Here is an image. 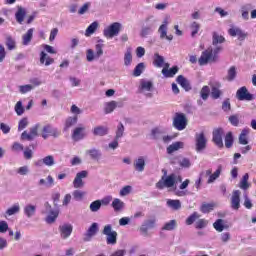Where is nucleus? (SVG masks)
<instances>
[{
	"instance_id": "a878e982",
	"label": "nucleus",
	"mask_w": 256,
	"mask_h": 256,
	"mask_svg": "<svg viewBox=\"0 0 256 256\" xmlns=\"http://www.w3.org/2000/svg\"><path fill=\"white\" fill-rule=\"evenodd\" d=\"M111 207L112 209H114L116 213H119L125 209V202H123L119 198H114L112 201Z\"/></svg>"
},
{
	"instance_id": "f8f14e48",
	"label": "nucleus",
	"mask_w": 256,
	"mask_h": 256,
	"mask_svg": "<svg viewBox=\"0 0 256 256\" xmlns=\"http://www.w3.org/2000/svg\"><path fill=\"white\" fill-rule=\"evenodd\" d=\"M157 227V217L151 216L150 218L144 220L140 227L141 233H147L151 229Z\"/></svg>"
},
{
	"instance_id": "58836bf2",
	"label": "nucleus",
	"mask_w": 256,
	"mask_h": 256,
	"mask_svg": "<svg viewBox=\"0 0 256 256\" xmlns=\"http://www.w3.org/2000/svg\"><path fill=\"white\" fill-rule=\"evenodd\" d=\"M168 28L165 26H160L158 28V33L160 35V39H166L167 41H173V35H167Z\"/></svg>"
},
{
	"instance_id": "4d7b16f0",
	"label": "nucleus",
	"mask_w": 256,
	"mask_h": 256,
	"mask_svg": "<svg viewBox=\"0 0 256 256\" xmlns=\"http://www.w3.org/2000/svg\"><path fill=\"white\" fill-rule=\"evenodd\" d=\"M209 93H211L209 86H203L200 91L201 99H203V101H207V99H209Z\"/></svg>"
},
{
	"instance_id": "ea45409f",
	"label": "nucleus",
	"mask_w": 256,
	"mask_h": 256,
	"mask_svg": "<svg viewBox=\"0 0 256 256\" xmlns=\"http://www.w3.org/2000/svg\"><path fill=\"white\" fill-rule=\"evenodd\" d=\"M115 109H117V102L112 100L110 102H106L104 104V113L106 115H109V113H113V111H115Z\"/></svg>"
},
{
	"instance_id": "7ed1b4c3",
	"label": "nucleus",
	"mask_w": 256,
	"mask_h": 256,
	"mask_svg": "<svg viewBox=\"0 0 256 256\" xmlns=\"http://www.w3.org/2000/svg\"><path fill=\"white\" fill-rule=\"evenodd\" d=\"M200 66L207 65L208 63H217V57L213 56V48L209 47L201 53L198 59Z\"/></svg>"
},
{
	"instance_id": "423d86ee",
	"label": "nucleus",
	"mask_w": 256,
	"mask_h": 256,
	"mask_svg": "<svg viewBox=\"0 0 256 256\" xmlns=\"http://www.w3.org/2000/svg\"><path fill=\"white\" fill-rule=\"evenodd\" d=\"M173 127L177 131H183L187 129V116L184 113L177 112L173 118Z\"/></svg>"
},
{
	"instance_id": "4be33fe9",
	"label": "nucleus",
	"mask_w": 256,
	"mask_h": 256,
	"mask_svg": "<svg viewBox=\"0 0 256 256\" xmlns=\"http://www.w3.org/2000/svg\"><path fill=\"white\" fill-rule=\"evenodd\" d=\"M134 169L138 171V173H143L145 171V156H139L134 160Z\"/></svg>"
},
{
	"instance_id": "393cba45",
	"label": "nucleus",
	"mask_w": 256,
	"mask_h": 256,
	"mask_svg": "<svg viewBox=\"0 0 256 256\" xmlns=\"http://www.w3.org/2000/svg\"><path fill=\"white\" fill-rule=\"evenodd\" d=\"M177 73H179V67L178 66H173L170 69H162V75L166 78V79H171L173 77H175V75H177Z\"/></svg>"
},
{
	"instance_id": "9b49d317",
	"label": "nucleus",
	"mask_w": 256,
	"mask_h": 256,
	"mask_svg": "<svg viewBox=\"0 0 256 256\" xmlns=\"http://www.w3.org/2000/svg\"><path fill=\"white\" fill-rule=\"evenodd\" d=\"M59 135H61V132L51 124L45 125L42 129V137L44 139H48L49 136L57 138Z\"/></svg>"
},
{
	"instance_id": "f03ea898",
	"label": "nucleus",
	"mask_w": 256,
	"mask_h": 256,
	"mask_svg": "<svg viewBox=\"0 0 256 256\" xmlns=\"http://www.w3.org/2000/svg\"><path fill=\"white\" fill-rule=\"evenodd\" d=\"M121 29H123V25L119 22H114L103 30V35L106 39H113V37H117L121 33Z\"/></svg>"
},
{
	"instance_id": "f3484780",
	"label": "nucleus",
	"mask_w": 256,
	"mask_h": 256,
	"mask_svg": "<svg viewBox=\"0 0 256 256\" xmlns=\"http://www.w3.org/2000/svg\"><path fill=\"white\" fill-rule=\"evenodd\" d=\"M153 91V81L141 79L138 86V93H149Z\"/></svg>"
},
{
	"instance_id": "69168bd1",
	"label": "nucleus",
	"mask_w": 256,
	"mask_h": 256,
	"mask_svg": "<svg viewBox=\"0 0 256 256\" xmlns=\"http://www.w3.org/2000/svg\"><path fill=\"white\" fill-rule=\"evenodd\" d=\"M190 28L192 29L191 37H195L199 33V29L201 28V25L197 22H192L190 25Z\"/></svg>"
},
{
	"instance_id": "6e6552de",
	"label": "nucleus",
	"mask_w": 256,
	"mask_h": 256,
	"mask_svg": "<svg viewBox=\"0 0 256 256\" xmlns=\"http://www.w3.org/2000/svg\"><path fill=\"white\" fill-rule=\"evenodd\" d=\"M88 175L89 172H87V170L78 172L73 180L74 189H82V187H85V182H83V179H87Z\"/></svg>"
},
{
	"instance_id": "774afa93",
	"label": "nucleus",
	"mask_w": 256,
	"mask_h": 256,
	"mask_svg": "<svg viewBox=\"0 0 256 256\" xmlns=\"http://www.w3.org/2000/svg\"><path fill=\"white\" fill-rule=\"evenodd\" d=\"M29 125V120L27 118H22L18 123V131H23Z\"/></svg>"
},
{
	"instance_id": "a19ab883",
	"label": "nucleus",
	"mask_w": 256,
	"mask_h": 256,
	"mask_svg": "<svg viewBox=\"0 0 256 256\" xmlns=\"http://www.w3.org/2000/svg\"><path fill=\"white\" fill-rule=\"evenodd\" d=\"M21 211V206L19 203H15L12 207L8 208L5 212V217H11L13 215H17Z\"/></svg>"
},
{
	"instance_id": "9d476101",
	"label": "nucleus",
	"mask_w": 256,
	"mask_h": 256,
	"mask_svg": "<svg viewBox=\"0 0 256 256\" xmlns=\"http://www.w3.org/2000/svg\"><path fill=\"white\" fill-rule=\"evenodd\" d=\"M228 35H230V37H237L238 41H245L249 34L243 31L240 27L232 26L228 30Z\"/></svg>"
},
{
	"instance_id": "6ab92c4d",
	"label": "nucleus",
	"mask_w": 256,
	"mask_h": 256,
	"mask_svg": "<svg viewBox=\"0 0 256 256\" xmlns=\"http://www.w3.org/2000/svg\"><path fill=\"white\" fill-rule=\"evenodd\" d=\"M223 133L224 132L222 128H218L213 131L212 141L216 146L219 147V149L223 148Z\"/></svg>"
},
{
	"instance_id": "4468645a",
	"label": "nucleus",
	"mask_w": 256,
	"mask_h": 256,
	"mask_svg": "<svg viewBox=\"0 0 256 256\" xmlns=\"http://www.w3.org/2000/svg\"><path fill=\"white\" fill-rule=\"evenodd\" d=\"M58 231L61 239H69V237H71V233H73V225L69 223L61 224L58 227Z\"/></svg>"
},
{
	"instance_id": "e433bc0d",
	"label": "nucleus",
	"mask_w": 256,
	"mask_h": 256,
	"mask_svg": "<svg viewBox=\"0 0 256 256\" xmlns=\"http://www.w3.org/2000/svg\"><path fill=\"white\" fill-rule=\"evenodd\" d=\"M222 43H225V37L217 32H213L212 45H214V47H217V45H221Z\"/></svg>"
},
{
	"instance_id": "ddd939ff",
	"label": "nucleus",
	"mask_w": 256,
	"mask_h": 256,
	"mask_svg": "<svg viewBox=\"0 0 256 256\" xmlns=\"http://www.w3.org/2000/svg\"><path fill=\"white\" fill-rule=\"evenodd\" d=\"M236 97L238 101H253V99H255L253 94L249 93V90H247V87L245 86L237 90Z\"/></svg>"
},
{
	"instance_id": "f704fd0d",
	"label": "nucleus",
	"mask_w": 256,
	"mask_h": 256,
	"mask_svg": "<svg viewBox=\"0 0 256 256\" xmlns=\"http://www.w3.org/2000/svg\"><path fill=\"white\" fill-rule=\"evenodd\" d=\"M165 63V57L159 55V53H155L153 57V65L158 69H161Z\"/></svg>"
},
{
	"instance_id": "680f3d73",
	"label": "nucleus",
	"mask_w": 256,
	"mask_h": 256,
	"mask_svg": "<svg viewBox=\"0 0 256 256\" xmlns=\"http://www.w3.org/2000/svg\"><path fill=\"white\" fill-rule=\"evenodd\" d=\"M43 160L46 167H53V165H55V157L52 155L45 156Z\"/></svg>"
},
{
	"instance_id": "4c0bfd02",
	"label": "nucleus",
	"mask_w": 256,
	"mask_h": 256,
	"mask_svg": "<svg viewBox=\"0 0 256 256\" xmlns=\"http://www.w3.org/2000/svg\"><path fill=\"white\" fill-rule=\"evenodd\" d=\"M133 63V50L131 48H127L124 53V65L125 67H129Z\"/></svg>"
},
{
	"instance_id": "09e8293b",
	"label": "nucleus",
	"mask_w": 256,
	"mask_h": 256,
	"mask_svg": "<svg viewBox=\"0 0 256 256\" xmlns=\"http://www.w3.org/2000/svg\"><path fill=\"white\" fill-rule=\"evenodd\" d=\"M240 189H243L244 191H247V189L250 187L249 185V174H244V176L242 177L241 181H240V185H239Z\"/></svg>"
},
{
	"instance_id": "052dcab7",
	"label": "nucleus",
	"mask_w": 256,
	"mask_h": 256,
	"mask_svg": "<svg viewBox=\"0 0 256 256\" xmlns=\"http://www.w3.org/2000/svg\"><path fill=\"white\" fill-rule=\"evenodd\" d=\"M225 147L231 149L233 147V133L228 132L225 136Z\"/></svg>"
},
{
	"instance_id": "b1692460",
	"label": "nucleus",
	"mask_w": 256,
	"mask_h": 256,
	"mask_svg": "<svg viewBox=\"0 0 256 256\" xmlns=\"http://www.w3.org/2000/svg\"><path fill=\"white\" fill-rule=\"evenodd\" d=\"M92 133L95 137H105V135H109V127L96 126L93 128Z\"/></svg>"
},
{
	"instance_id": "c03bdc74",
	"label": "nucleus",
	"mask_w": 256,
	"mask_h": 256,
	"mask_svg": "<svg viewBox=\"0 0 256 256\" xmlns=\"http://www.w3.org/2000/svg\"><path fill=\"white\" fill-rule=\"evenodd\" d=\"M99 28V22L94 21L92 22L86 29L85 35L86 37H89L90 35H93Z\"/></svg>"
},
{
	"instance_id": "338daca9",
	"label": "nucleus",
	"mask_w": 256,
	"mask_h": 256,
	"mask_svg": "<svg viewBox=\"0 0 256 256\" xmlns=\"http://www.w3.org/2000/svg\"><path fill=\"white\" fill-rule=\"evenodd\" d=\"M123 133H125V126H123V123H119L117 126V131H116V139H121L123 137Z\"/></svg>"
},
{
	"instance_id": "2f4dec72",
	"label": "nucleus",
	"mask_w": 256,
	"mask_h": 256,
	"mask_svg": "<svg viewBox=\"0 0 256 256\" xmlns=\"http://www.w3.org/2000/svg\"><path fill=\"white\" fill-rule=\"evenodd\" d=\"M57 217H59V210H51L49 214L45 218V222L48 225H53L57 221Z\"/></svg>"
},
{
	"instance_id": "5701e85b",
	"label": "nucleus",
	"mask_w": 256,
	"mask_h": 256,
	"mask_svg": "<svg viewBox=\"0 0 256 256\" xmlns=\"http://www.w3.org/2000/svg\"><path fill=\"white\" fill-rule=\"evenodd\" d=\"M223 95L221 92V84L219 82H214L211 84V97L212 99H219Z\"/></svg>"
},
{
	"instance_id": "3c124183",
	"label": "nucleus",
	"mask_w": 256,
	"mask_h": 256,
	"mask_svg": "<svg viewBox=\"0 0 256 256\" xmlns=\"http://www.w3.org/2000/svg\"><path fill=\"white\" fill-rule=\"evenodd\" d=\"M222 167L219 166L218 169L213 173L211 172L210 175H208V183H214L216 179H219V176L221 175ZM213 173V174H212Z\"/></svg>"
},
{
	"instance_id": "8fccbe9b",
	"label": "nucleus",
	"mask_w": 256,
	"mask_h": 256,
	"mask_svg": "<svg viewBox=\"0 0 256 256\" xmlns=\"http://www.w3.org/2000/svg\"><path fill=\"white\" fill-rule=\"evenodd\" d=\"M235 77H237V68L235 66H231L227 72L226 79L227 81H235Z\"/></svg>"
},
{
	"instance_id": "1a4fd4ad",
	"label": "nucleus",
	"mask_w": 256,
	"mask_h": 256,
	"mask_svg": "<svg viewBox=\"0 0 256 256\" xmlns=\"http://www.w3.org/2000/svg\"><path fill=\"white\" fill-rule=\"evenodd\" d=\"M195 141L197 153H201L202 151H205V149H207V138L205 137L204 132L197 133L195 135Z\"/></svg>"
},
{
	"instance_id": "c756f323",
	"label": "nucleus",
	"mask_w": 256,
	"mask_h": 256,
	"mask_svg": "<svg viewBox=\"0 0 256 256\" xmlns=\"http://www.w3.org/2000/svg\"><path fill=\"white\" fill-rule=\"evenodd\" d=\"M40 63L41 65H46V67H49V65H53V63H55V60L47 55L45 51H42L40 53Z\"/></svg>"
},
{
	"instance_id": "aec40b11",
	"label": "nucleus",
	"mask_w": 256,
	"mask_h": 256,
	"mask_svg": "<svg viewBox=\"0 0 256 256\" xmlns=\"http://www.w3.org/2000/svg\"><path fill=\"white\" fill-rule=\"evenodd\" d=\"M23 214L27 219H31L37 215V206L35 204L28 203L23 207Z\"/></svg>"
},
{
	"instance_id": "7c9ffc66",
	"label": "nucleus",
	"mask_w": 256,
	"mask_h": 256,
	"mask_svg": "<svg viewBox=\"0 0 256 256\" xmlns=\"http://www.w3.org/2000/svg\"><path fill=\"white\" fill-rule=\"evenodd\" d=\"M185 147V144L183 142H174L171 145H169L166 149L168 155H172V153H175V151H179V149H183Z\"/></svg>"
},
{
	"instance_id": "49530a36",
	"label": "nucleus",
	"mask_w": 256,
	"mask_h": 256,
	"mask_svg": "<svg viewBox=\"0 0 256 256\" xmlns=\"http://www.w3.org/2000/svg\"><path fill=\"white\" fill-rule=\"evenodd\" d=\"M215 209V203H203L200 207L201 213H211Z\"/></svg>"
},
{
	"instance_id": "13d9d810",
	"label": "nucleus",
	"mask_w": 256,
	"mask_h": 256,
	"mask_svg": "<svg viewBox=\"0 0 256 256\" xmlns=\"http://www.w3.org/2000/svg\"><path fill=\"white\" fill-rule=\"evenodd\" d=\"M213 227L218 233H221L225 229V225L223 224V219H218L213 223Z\"/></svg>"
},
{
	"instance_id": "5fc2aeb1",
	"label": "nucleus",
	"mask_w": 256,
	"mask_h": 256,
	"mask_svg": "<svg viewBox=\"0 0 256 256\" xmlns=\"http://www.w3.org/2000/svg\"><path fill=\"white\" fill-rule=\"evenodd\" d=\"M145 71V63L141 62L139 63L133 71V76L134 77H141V74Z\"/></svg>"
},
{
	"instance_id": "cd10ccee",
	"label": "nucleus",
	"mask_w": 256,
	"mask_h": 256,
	"mask_svg": "<svg viewBox=\"0 0 256 256\" xmlns=\"http://www.w3.org/2000/svg\"><path fill=\"white\" fill-rule=\"evenodd\" d=\"M249 133H250V130L249 128H244L240 135H239V138H238V141H239V144L240 145H248L249 144Z\"/></svg>"
},
{
	"instance_id": "c9c22d12",
	"label": "nucleus",
	"mask_w": 256,
	"mask_h": 256,
	"mask_svg": "<svg viewBox=\"0 0 256 256\" xmlns=\"http://www.w3.org/2000/svg\"><path fill=\"white\" fill-rule=\"evenodd\" d=\"M35 29L30 28L28 31L22 36V45H29L31 43V40L33 39V32Z\"/></svg>"
},
{
	"instance_id": "72a5a7b5",
	"label": "nucleus",
	"mask_w": 256,
	"mask_h": 256,
	"mask_svg": "<svg viewBox=\"0 0 256 256\" xmlns=\"http://www.w3.org/2000/svg\"><path fill=\"white\" fill-rule=\"evenodd\" d=\"M212 171L211 169L202 171L199 175V178L195 182V187L199 191L201 189V181H203L204 177H209L211 175Z\"/></svg>"
},
{
	"instance_id": "37998d69",
	"label": "nucleus",
	"mask_w": 256,
	"mask_h": 256,
	"mask_svg": "<svg viewBox=\"0 0 256 256\" xmlns=\"http://www.w3.org/2000/svg\"><path fill=\"white\" fill-rule=\"evenodd\" d=\"M86 153L88 155H90L91 159H94L96 161H99V159H101V157H102L101 150L96 149V148H92L90 150H87Z\"/></svg>"
},
{
	"instance_id": "2eb2a0df",
	"label": "nucleus",
	"mask_w": 256,
	"mask_h": 256,
	"mask_svg": "<svg viewBox=\"0 0 256 256\" xmlns=\"http://www.w3.org/2000/svg\"><path fill=\"white\" fill-rule=\"evenodd\" d=\"M97 233H99V224L97 222H94L91 224V226L88 228V230L84 234L83 241L85 242L91 241V239H93V237H95Z\"/></svg>"
},
{
	"instance_id": "de8ad7c7",
	"label": "nucleus",
	"mask_w": 256,
	"mask_h": 256,
	"mask_svg": "<svg viewBox=\"0 0 256 256\" xmlns=\"http://www.w3.org/2000/svg\"><path fill=\"white\" fill-rule=\"evenodd\" d=\"M253 9V6L251 4H246L241 7V13H242V18L247 21L249 19V11Z\"/></svg>"
},
{
	"instance_id": "a18cd8bd",
	"label": "nucleus",
	"mask_w": 256,
	"mask_h": 256,
	"mask_svg": "<svg viewBox=\"0 0 256 256\" xmlns=\"http://www.w3.org/2000/svg\"><path fill=\"white\" fill-rule=\"evenodd\" d=\"M175 229H177V220H170L162 227V231H175Z\"/></svg>"
},
{
	"instance_id": "bb28decb",
	"label": "nucleus",
	"mask_w": 256,
	"mask_h": 256,
	"mask_svg": "<svg viewBox=\"0 0 256 256\" xmlns=\"http://www.w3.org/2000/svg\"><path fill=\"white\" fill-rule=\"evenodd\" d=\"M79 121L78 116H69L66 118L64 123V131H69L71 127H74V125H77V122Z\"/></svg>"
},
{
	"instance_id": "0eeeda50",
	"label": "nucleus",
	"mask_w": 256,
	"mask_h": 256,
	"mask_svg": "<svg viewBox=\"0 0 256 256\" xmlns=\"http://www.w3.org/2000/svg\"><path fill=\"white\" fill-rule=\"evenodd\" d=\"M39 127H41V124L37 123L34 126H32L30 128V132L28 133L27 131H24L21 134L20 139L22 141H33V139H35V137H39Z\"/></svg>"
},
{
	"instance_id": "6e6d98bb",
	"label": "nucleus",
	"mask_w": 256,
	"mask_h": 256,
	"mask_svg": "<svg viewBox=\"0 0 256 256\" xmlns=\"http://www.w3.org/2000/svg\"><path fill=\"white\" fill-rule=\"evenodd\" d=\"M101 207V200H95L90 204L89 209L92 213H97L101 210Z\"/></svg>"
},
{
	"instance_id": "603ef678",
	"label": "nucleus",
	"mask_w": 256,
	"mask_h": 256,
	"mask_svg": "<svg viewBox=\"0 0 256 256\" xmlns=\"http://www.w3.org/2000/svg\"><path fill=\"white\" fill-rule=\"evenodd\" d=\"M6 47L8 51H13L14 49H16L17 45L13 37L11 36L6 37Z\"/></svg>"
},
{
	"instance_id": "20e7f679",
	"label": "nucleus",
	"mask_w": 256,
	"mask_h": 256,
	"mask_svg": "<svg viewBox=\"0 0 256 256\" xmlns=\"http://www.w3.org/2000/svg\"><path fill=\"white\" fill-rule=\"evenodd\" d=\"M145 23L146 25L141 29L140 37H147L148 35H151V33L155 31V27H157V20H155L153 16L146 18Z\"/></svg>"
},
{
	"instance_id": "79ce46f5",
	"label": "nucleus",
	"mask_w": 256,
	"mask_h": 256,
	"mask_svg": "<svg viewBox=\"0 0 256 256\" xmlns=\"http://www.w3.org/2000/svg\"><path fill=\"white\" fill-rule=\"evenodd\" d=\"M166 205L173 211H179V209H181V201L180 200L168 199L166 201Z\"/></svg>"
},
{
	"instance_id": "39448f33",
	"label": "nucleus",
	"mask_w": 256,
	"mask_h": 256,
	"mask_svg": "<svg viewBox=\"0 0 256 256\" xmlns=\"http://www.w3.org/2000/svg\"><path fill=\"white\" fill-rule=\"evenodd\" d=\"M102 233L106 235L107 245H117V231L113 230L111 224L105 225Z\"/></svg>"
},
{
	"instance_id": "0e129e2a",
	"label": "nucleus",
	"mask_w": 256,
	"mask_h": 256,
	"mask_svg": "<svg viewBox=\"0 0 256 256\" xmlns=\"http://www.w3.org/2000/svg\"><path fill=\"white\" fill-rule=\"evenodd\" d=\"M162 135H163V130H161L159 128H154L151 131L152 139H161Z\"/></svg>"
},
{
	"instance_id": "a211bd4d",
	"label": "nucleus",
	"mask_w": 256,
	"mask_h": 256,
	"mask_svg": "<svg viewBox=\"0 0 256 256\" xmlns=\"http://www.w3.org/2000/svg\"><path fill=\"white\" fill-rule=\"evenodd\" d=\"M87 137V133L85 132V126H77L72 131V139L73 141H82V139Z\"/></svg>"
},
{
	"instance_id": "dca6fc26",
	"label": "nucleus",
	"mask_w": 256,
	"mask_h": 256,
	"mask_svg": "<svg viewBox=\"0 0 256 256\" xmlns=\"http://www.w3.org/2000/svg\"><path fill=\"white\" fill-rule=\"evenodd\" d=\"M241 207V191L234 190L231 196V208L234 211H239Z\"/></svg>"
},
{
	"instance_id": "412c9836",
	"label": "nucleus",
	"mask_w": 256,
	"mask_h": 256,
	"mask_svg": "<svg viewBox=\"0 0 256 256\" xmlns=\"http://www.w3.org/2000/svg\"><path fill=\"white\" fill-rule=\"evenodd\" d=\"M25 17H27V9L23 8L22 6H17V11L15 13L17 23H19V25H23Z\"/></svg>"
},
{
	"instance_id": "c85d7f7f",
	"label": "nucleus",
	"mask_w": 256,
	"mask_h": 256,
	"mask_svg": "<svg viewBox=\"0 0 256 256\" xmlns=\"http://www.w3.org/2000/svg\"><path fill=\"white\" fill-rule=\"evenodd\" d=\"M47 181L45 179H40L38 182L39 187H47V189H51L55 185V179H53V176L48 175Z\"/></svg>"
},
{
	"instance_id": "f257e3e1",
	"label": "nucleus",
	"mask_w": 256,
	"mask_h": 256,
	"mask_svg": "<svg viewBox=\"0 0 256 256\" xmlns=\"http://www.w3.org/2000/svg\"><path fill=\"white\" fill-rule=\"evenodd\" d=\"M183 181V178L177 174H170L169 176L165 177L162 176V178L156 183V189H165L167 187L168 189L173 187L175 183H181Z\"/></svg>"
},
{
	"instance_id": "e2e57ef3",
	"label": "nucleus",
	"mask_w": 256,
	"mask_h": 256,
	"mask_svg": "<svg viewBox=\"0 0 256 256\" xmlns=\"http://www.w3.org/2000/svg\"><path fill=\"white\" fill-rule=\"evenodd\" d=\"M199 219V214L197 212H193L187 219H186V225H193L195 221Z\"/></svg>"
},
{
	"instance_id": "473e14b6",
	"label": "nucleus",
	"mask_w": 256,
	"mask_h": 256,
	"mask_svg": "<svg viewBox=\"0 0 256 256\" xmlns=\"http://www.w3.org/2000/svg\"><path fill=\"white\" fill-rule=\"evenodd\" d=\"M178 85H181L185 91H191V84L189 83V80L185 78L183 75H179L176 79Z\"/></svg>"
},
{
	"instance_id": "864d4df0",
	"label": "nucleus",
	"mask_w": 256,
	"mask_h": 256,
	"mask_svg": "<svg viewBox=\"0 0 256 256\" xmlns=\"http://www.w3.org/2000/svg\"><path fill=\"white\" fill-rule=\"evenodd\" d=\"M85 195H87V193L82 190H74L72 193L74 201H83Z\"/></svg>"
},
{
	"instance_id": "bf43d9fd",
	"label": "nucleus",
	"mask_w": 256,
	"mask_h": 256,
	"mask_svg": "<svg viewBox=\"0 0 256 256\" xmlns=\"http://www.w3.org/2000/svg\"><path fill=\"white\" fill-rule=\"evenodd\" d=\"M14 110H15V113L18 115V117H21V115H23V113H25V108L23 107V102L18 101L15 104Z\"/></svg>"
}]
</instances>
